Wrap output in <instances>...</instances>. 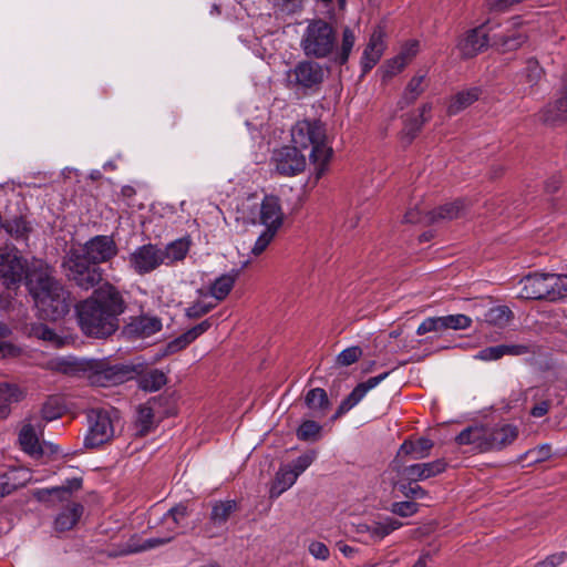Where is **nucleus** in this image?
Returning a JSON list of instances; mask_svg holds the SVG:
<instances>
[{
  "instance_id": "nucleus-1",
  "label": "nucleus",
  "mask_w": 567,
  "mask_h": 567,
  "mask_svg": "<svg viewBox=\"0 0 567 567\" xmlns=\"http://www.w3.org/2000/svg\"><path fill=\"white\" fill-rule=\"evenodd\" d=\"M125 303L120 291L110 282L102 284L86 299L75 305L80 330L91 338H106L120 326L118 317Z\"/></svg>"
},
{
  "instance_id": "nucleus-2",
  "label": "nucleus",
  "mask_w": 567,
  "mask_h": 567,
  "mask_svg": "<svg viewBox=\"0 0 567 567\" xmlns=\"http://www.w3.org/2000/svg\"><path fill=\"white\" fill-rule=\"evenodd\" d=\"M117 254L115 241L110 236H95L84 244L83 252L71 250L64 261L65 276L84 290L94 288L102 280L97 264L106 262Z\"/></svg>"
},
{
  "instance_id": "nucleus-3",
  "label": "nucleus",
  "mask_w": 567,
  "mask_h": 567,
  "mask_svg": "<svg viewBox=\"0 0 567 567\" xmlns=\"http://www.w3.org/2000/svg\"><path fill=\"white\" fill-rule=\"evenodd\" d=\"M28 276V288L41 318L59 320L70 310V293L52 277L47 264H37Z\"/></svg>"
},
{
  "instance_id": "nucleus-4",
  "label": "nucleus",
  "mask_w": 567,
  "mask_h": 567,
  "mask_svg": "<svg viewBox=\"0 0 567 567\" xmlns=\"http://www.w3.org/2000/svg\"><path fill=\"white\" fill-rule=\"evenodd\" d=\"M291 142L299 148L311 147L310 161L316 167L317 177L323 175L333 154L324 125L319 121H299L291 127Z\"/></svg>"
},
{
  "instance_id": "nucleus-5",
  "label": "nucleus",
  "mask_w": 567,
  "mask_h": 567,
  "mask_svg": "<svg viewBox=\"0 0 567 567\" xmlns=\"http://www.w3.org/2000/svg\"><path fill=\"white\" fill-rule=\"evenodd\" d=\"M237 219L252 225H261L265 229L278 233L285 220L281 200L272 194L265 195L260 200L258 196L250 195L238 205Z\"/></svg>"
},
{
  "instance_id": "nucleus-6",
  "label": "nucleus",
  "mask_w": 567,
  "mask_h": 567,
  "mask_svg": "<svg viewBox=\"0 0 567 567\" xmlns=\"http://www.w3.org/2000/svg\"><path fill=\"white\" fill-rule=\"evenodd\" d=\"M336 31L323 19L309 20L300 39V48L306 56L324 59L334 52Z\"/></svg>"
},
{
  "instance_id": "nucleus-7",
  "label": "nucleus",
  "mask_w": 567,
  "mask_h": 567,
  "mask_svg": "<svg viewBox=\"0 0 567 567\" xmlns=\"http://www.w3.org/2000/svg\"><path fill=\"white\" fill-rule=\"evenodd\" d=\"M327 69L312 60L296 63L285 72V86L296 94L308 95L317 92L324 81Z\"/></svg>"
},
{
  "instance_id": "nucleus-8",
  "label": "nucleus",
  "mask_w": 567,
  "mask_h": 567,
  "mask_svg": "<svg viewBox=\"0 0 567 567\" xmlns=\"http://www.w3.org/2000/svg\"><path fill=\"white\" fill-rule=\"evenodd\" d=\"M92 385L113 386L133 378L134 369L124 365H111L105 360H83L76 363Z\"/></svg>"
},
{
  "instance_id": "nucleus-9",
  "label": "nucleus",
  "mask_w": 567,
  "mask_h": 567,
  "mask_svg": "<svg viewBox=\"0 0 567 567\" xmlns=\"http://www.w3.org/2000/svg\"><path fill=\"white\" fill-rule=\"evenodd\" d=\"M114 409H92L87 414L89 431L84 440L86 447H99L114 436Z\"/></svg>"
},
{
  "instance_id": "nucleus-10",
  "label": "nucleus",
  "mask_w": 567,
  "mask_h": 567,
  "mask_svg": "<svg viewBox=\"0 0 567 567\" xmlns=\"http://www.w3.org/2000/svg\"><path fill=\"white\" fill-rule=\"evenodd\" d=\"M37 264H44L42 260L33 259L29 264L25 259L18 255L17 251H3L0 264V277L6 286L10 288L25 280L28 285V276L33 272Z\"/></svg>"
},
{
  "instance_id": "nucleus-11",
  "label": "nucleus",
  "mask_w": 567,
  "mask_h": 567,
  "mask_svg": "<svg viewBox=\"0 0 567 567\" xmlns=\"http://www.w3.org/2000/svg\"><path fill=\"white\" fill-rule=\"evenodd\" d=\"M465 212V202L457 199L447 203L434 210L424 213L419 208L411 209L404 215L405 223H435L440 220H451L463 215Z\"/></svg>"
},
{
  "instance_id": "nucleus-12",
  "label": "nucleus",
  "mask_w": 567,
  "mask_h": 567,
  "mask_svg": "<svg viewBox=\"0 0 567 567\" xmlns=\"http://www.w3.org/2000/svg\"><path fill=\"white\" fill-rule=\"evenodd\" d=\"M276 172L285 176H293L306 167V157L297 146H282L276 150L271 157Z\"/></svg>"
},
{
  "instance_id": "nucleus-13",
  "label": "nucleus",
  "mask_w": 567,
  "mask_h": 567,
  "mask_svg": "<svg viewBox=\"0 0 567 567\" xmlns=\"http://www.w3.org/2000/svg\"><path fill=\"white\" fill-rule=\"evenodd\" d=\"M128 260L131 267L140 275L151 272L158 266L164 265L162 248L152 244L137 247L130 255Z\"/></svg>"
},
{
  "instance_id": "nucleus-14",
  "label": "nucleus",
  "mask_w": 567,
  "mask_h": 567,
  "mask_svg": "<svg viewBox=\"0 0 567 567\" xmlns=\"http://www.w3.org/2000/svg\"><path fill=\"white\" fill-rule=\"evenodd\" d=\"M485 451L499 450L513 443L517 435L518 430L512 424H498L494 427L485 426Z\"/></svg>"
},
{
  "instance_id": "nucleus-15",
  "label": "nucleus",
  "mask_w": 567,
  "mask_h": 567,
  "mask_svg": "<svg viewBox=\"0 0 567 567\" xmlns=\"http://www.w3.org/2000/svg\"><path fill=\"white\" fill-rule=\"evenodd\" d=\"M488 42L489 38L485 25H480L460 39L456 47L462 56L472 58L486 48Z\"/></svg>"
},
{
  "instance_id": "nucleus-16",
  "label": "nucleus",
  "mask_w": 567,
  "mask_h": 567,
  "mask_svg": "<svg viewBox=\"0 0 567 567\" xmlns=\"http://www.w3.org/2000/svg\"><path fill=\"white\" fill-rule=\"evenodd\" d=\"M522 289L518 297L523 299H548V280L547 274L528 275L520 280Z\"/></svg>"
},
{
  "instance_id": "nucleus-17",
  "label": "nucleus",
  "mask_w": 567,
  "mask_h": 567,
  "mask_svg": "<svg viewBox=\"0 0 567 567\" xmlns=\"http://www.w3.org/2000/svg\"><path fill=\"white\" fill-rule=\"evenodd\" d=\"M66 501L63 504L54 519V529L56 532L71 530L83 515L84 507L82 504L72 502L70 498H60Z\"/></svg>"
},
{
  "instance_id": "nucleus-18",
  "label": "nucleus",
  "mask_w": 567,
  "mask_h": 567,
  "mask_svg": "<svg viewBox=\"0 0 567 567\" xmlns=\"http://www.w3.org/2000/svg\"><path fill=\"white\" fill-rule=\"evenodd\" d=\"M389 375V372H384L382 374H379L377 377H372L368 379L365 382H362L358 384L352 392L340 403L337 415H341L343 413H347L352 408H354L357 404L361 402V400L365 396V394L374 389L377 385H379L386 377Z\"/></svg>"
},
{
  "instance_id": "nucleus-19",
  "label": "nucleus",
  "mask_w": 567,
  "mask_h": 567,
  "mask_svg": "<svg viewBox=\"0 0 567 567\" xmlns=\"http://www.w3.org/2000/svg\"><path fill=\"white\" fill-rule=\"evenodd\" d=\"M383 37V31L380 28L372 32L361 58V68L363 73L369 72L380 61L384 51Z\"/></svg>"
},
{
  "instance_id": "nucleus-20",
  "label": "nucleus",
  "mask_w": 567,
  "mask_h": 567,
  "mask_svg": "<svg viewBox=\"0 0 567 567\" xmlns=\"http://www.w3.org/2000/svg\"><path fill=\"white\" fill-rule=\"evenodd\" d=\"M238 270H231L220 275L212 282L209 293L207 295L216 305L229 295L238 278Z\"/></svg>"
},
{
  "instance_id": "nucleus-21",
  "label": "nucleus",
  "mask_w": 567,
  "mask_h": 567,
  "mask_svg": "<svg viewBox=\"0 0 567 567\" xmlns=\"http://www.w3.org/2000/svg\"><path fill=\"white\" fill-rule=\"evenodd\" d=\"M30 480V473L24 468H12L0 475V496H8L23 486Z\"/></svg>"
},
{
  "instance_id": "nucleus-22",
  "label": "nucleus",
  "mask_w": 567,
  "mask_h": 567,
  "mask_svg": "<svg viewBox=\"0 0 567 567\" xmlns=\"http://www.w3.org/2000/svg\"><path fill=\"white\" fill-rule=\"evenodd\" d=\"M305 403L313 417H323L330 408L328 395L321 388L309 390Z\"/></svg>"
},
{
  "instance_id": "nucleus-23",
  "label": "nucleus",
  "mask_w": 567,
  "mask_h": 567,
  "mask_svg": "<svg viewBox=\"0 0 567 567\" xmlns=\"http://www.w3.org/2000/svg\"><path fill=\"white\" fill-rule=\"evenodd\" d=\"M481 90L471 87L453 95L447 104V114L456 115L478 100Z\"/></svg>"
},
{
  "instance_id": "nucleus-24",
  "label": "nucleus",
  "mask_w": 567,
  "mask_h": 567,
  "mask_svg": "<svg viewBox=\"0 0 567 567\" xmlns=\"http://www.w3.org/2000/svg\"><path fill=\"white\" fill-rule=\"evenodd\" d=\"M540 120L553 123L559 120H567V85L561 95L555 102L546 105L540 112Z\"/></svg>"
},
{
  "instance_id": "nucleus-25",
  "label": "nucleus",
  "mask_w": 567,
  "mask_h": 567,
  "mask_svg": "<svg viewBox=\"0 0 567 567\" xmlns=\"http://www.w3.org/2000/svg\"><path fill=\"white\" fill-rule=\"evenodd\" d=\"M357 41V34L353 29L346 27L342 30V40L339 48L336 47L333 54V62L338 64H344L348 62L352 49Z\"/></svg>"
},
{
  "instance_id": "nucleus-26",
  "label": "nucleus",
  "mask_w": 567,
  "mask_h": 567,
  "mask_svg": "<svg viewBox=\"0 0 567 567\" xmlns=\"http://www.w3.org/2000/svg\"><path fill=\"white\" fill-rule=\"evenodd\" d=\"M190 247L188 238H179L168 244L165 248H162L163 262L164 265H172L175 261L183 260Z\"/></svg>"
},
{
  "instance_id": "nucleus-27",
  "label": "nucleus",
  "mask_w": 567,
  "mask_h": 567,
  "mask_svg": "<svg viewBox=\"0 0 567 567\" xmlns=\"http://www.w3.org/2000/svg\"><path fill=\"white\" fill-rule=\"evenodd\" d=\"M446 463L443 460H435L429 463L413 464L406 468L411 478H429L445 470Z\"/></svg>"
},
{
  "instance_id": "nucleus-28",
  "label": "nucleus",
  "mask_w": 567,
  "mask_h": 567,
  "mask_svg": "<svg viewBox=\"0 0 567 567\" xmlns=\"http://www.w3.org/2000/svg\"><path fill=\"white\" fill-rule=\"evenodd\" d=\"M22 450L32 456L42 454L43 447L39 442L38 433L31 424L24 425L19 434Z\"/></svg>"
},
{
  "instance_id": "nucleus-29",
  "label": "nucleus",
  "mask_w": 567,
  "mask_h": 567,
  "mask_svg": "<svg viewBox=\"0 0 567 567\" xmlns=\"http://www.w3.org/2000/svg\"><path fill=\"white\" fill-rule=\"evenodd\" d=\"M485 426H470L463 430L457 436L460 445H472L474 449L485 451Z\"/></svg>"
},
{
  "instance_id": "nucleus-30",
  "label": "nucleus",
  "mask_w": 567,
  "mask_h": 567,
  "mask_svg": "<svg viewBox=\"0 0 567 567\" xmlns=\"http://www.w3.org/2000/svg\"><path fill=\"white\" fill-rule=\"evenodd\" d=\"M432 446V441L425 437H421L416 441H405L401 445L399 454L409 455L413 460H421L430 454Z\"/></svg>"
},
{
  "instance_id": "nucleus-31",
  "label": "nucleus",
  "mask_w": 567,
  "mask_h": 567,
  "mask_svg": "<svg viewBox=\"0 0 567 567\" xmlns=\"http://www.w3.org/2000/svg\"><path fill=\"white\" fill-rule=\"evenodd\" d=\"M402 523L393 517L386 516L382 520L371 523L370 539L373 542H381L389 536L392 532L402 527Z\"/></svg>"
},
{
  "instance_id": "nucleus-32",
  "label": "nucleus",
  "mask_w": 567,
  "mask_h": 567,
  "mask_svg": "<svg viewBox=\"0 0 567 567\" xmlns=\"http://www.w3.org/2000/svg\"><path fill=\"white\" fill-rule=\"evenodd\" d=\"M425 79L426 73H419L410 80L400 101L401 107L412 104L424 92Z\"/></svg>"
},
{
  "instance_id": "nucleus-33",
  "label": "nucleus",
  "mask_w": 567,
  "mask_h": 567,
  "mask_svg": "<svg viewBox=\"0 0 567 567\" xmlns=\"http://www.w3.org/2000/svg\"><path fill=\"white\" fill-rule=\"evenodd\" d=\"M82 487V477L74 476L65 478L61 485L53 486L51 488L39 489L32 492V496H50L52 494H73L78 493Z\"/></svg>"
},
{
  "instance_id": "nucleus-34",
  "label": "nucleus",
  "mask_w": 567,
  "mask_h": 567,
  "mask_svg": "<svg viewBox=\"0 0 567 567\" xmlns=\"http://www.w3.org/2000/svg\"><path fill=\"white\" fill-rule=\"evenodd\" d=\"M513 318V312L507 306H495L484 313V321L491 326L504 328Z\"/></svg>"
},
{
  "instance_id": "nucleus-35",
  "label": "nucleus",
  "mask_w": 567,
  "mask_h": 567,
  "mask_svg": "<svg viewBox=\"0 0 567 567\" xmlns=\"http://www.w3.org/2000/svg\"><path fill=\"white\" fill-rule=\"evenodd\" d=\"M28 334L39 340L49 342L54 347H61L64 344L65 341L64 338L56 334L54 330H52L51 328L43 323H32L28 329Z\"/></svg>"
},
{
  "instance_id": "nucleus-36",
  "label": "nucleus",
  "mask_w": 567,
  "mask_h": 567,
  "mask_svg": "<svg viewBox=\"0 0 567 567\" xmlns=\"http://www.w3.org/2000/svg\"><path fill=\"white\" fill-rule=\"evenodd\" d=\"M296 481L297 477L292 470H289L286 465L280 467L271 485V496L285 493Z\"/></svg>"
},
{
  "instance_id": "nucleus-37",
  "label": "nucleus",
  "mask_w": 567,
  "mask_h": 567,
  "mask_svg": "<svg viewBox=\"0 0 567 567\" xmlns=\"http://www.w3.org/2000/svg\"><path fill=\"white\" fill-rule=\"evenodd\" d=\"M198 293L199 298L185 309V315L189 319L199 318L217 306L207 293H203L202 290Z\"/></svg>"
},
{
  "instance_id": "nucleus-38",
  "label": "nucleus",
  "mask_w": 567,
  "mask_h": 567,
  "mask_svg": "<svg viewBox=\"0 0 567 567\" xmlns=\"http://www.w3.org/2000/svg\"><path fill=\"white\" fill-rule=\"evenodd\" d=\"M166 381L167 379L165 373L161 370L154 369L143 374L138 380V384L144 391L155 392L164 386Z\"/></svg>"
},
{
  "instance_id": "nucleus-39",
  "label": "nucleus",
  "mask_w": 567,
  "mask_h": 567,
  "mask_svg": "<svg viewBox=\"0 0 567 567\" xmlns=\"http://www.w3.org/2000/svg\"><path fill=\"white\" fill-rule=\"evenodd\" d=\"M135 332L141 337H150L162 329V321L157 317L142 316L133 324Z\"/></svg>"
},
{
  "instance_id": "nucleus-40",
  "label": "nucleus",
  "mask_w": 567,
  "mask_h": 567,
  "mask_svg": "<svg viewBox=\"0 0 567 567\" xmlns=\"http://www.w3.org/2000/svg\"><path fill=\"white\" fill-rule=\"evenodd\" d=\"M549 300L555 301L567 297V276L547 274Z\"/></svg>"
},
{
  "instance_id": "nucleus-41",
  "label": "nucleus",
  "mask_w": 567,
  "mask_h": 567,
  "mask_svg": "<svg viewBox=\"0 0 567 567\" xmlns=\"http://www.w3.org/2000/svg\"><path fill=\"white\" fill-rule=\"evenodd\" d=\"M237 503L233 499H226L225 502H216L212 509L210 518L215 525H221L226 523L229 515L236 511Z\"/></svg>"
},
{
  "instance_id": "nucleus-42",
  "label": "nucleus",
  "mask_w": 567,
  "mask_h": 567,
  "mask_svg": "<svg viewBox=\"0 0 567 567\" xmlns=\"http://www.w3.org/2000/svg\"><path fill=\"white\" fill-rule=\"evenodd\" d=\"M189 516V508L187 502H181L177 505L171 507L165 513L163 520L171 527V523L174 527L181 526L185 523Z\"/></svg>"
},
{
  "instance_id": "nucleus-43",
  "label": "nucleus",
  "mask_w": 567,
  "mask_h": 567,
  "mask_svg": "<svg viewBox=\"0 0 567 567\" xmlns=\"http://www.w3.org/2000/svg\"><path fill=\"white\" fill-rule=\"evenodd\" d=\"M23 396L22 391L7 383H0V416L6 415V409L13 402H19Z\"/></svg>"
},
{
  "instance_id": "nucleus-44",
  "label": "nucleus",
  "mask_w": 567,
  "mask_h": 567,
  "mask_svg": "<svg viewBox=\"0 0 567 567\" xmlns=\"http://www.w3.org/2000/svg\"><path fill=\"white\" fill-rule=\"evenodd\" d=\"M135 425L140 435L147 434L154 426V413L148 405H140L136 413Z\"/></svg>"
},
{
  "instance_id": "nucleus-45",
  "label": "nucleus",
  "mask_w": 567,
  "mask_h": 567,
  "mask_svg": "<svg viewBox=\"0 0 567 567\" xmlns=\"http://www.w3.org/2000/svg\"><path fill=\"white\" fill-rule=\"evenodd\" d=\"M321 425L313 420L303 421L297 430V437L301 441H317L320 437Z\"/></svg>"
},
{
  "instance_id": "nucleus-46",
  "label": "nucleus",
  "mask_w": 567,
  "mask_h": 567,
  "mask_svg": "<svg viewBox=\"0 0 567 567\" xmlns=\"http://www.w3.org/2000/svg\"><path fill=\"white\" fill-rule=\"evenodd\" d=\"M550 457V445L542 444L534 449H530L526 453L520 456V461L525 462L527 465H532L535 463H540Z\"/></svg>"
},
{
  "instance_id": "nucleus-47",
  "label": "nucleus",
  "mask_w": 567,
  "mask_h": 567,
  "mask_svg": "<svg viewBox=\"0 0 567 567\" xmlns=\"http://www.w3.org/2000/svg\"><path fill=\"white\" fill-rule=\"evenodd\" d=\"M443 330H465L471 327L472 319L465 315H447L441 316Z\"/></svg>"
},
{
  "instance_id": "nucleus-48",
  "label": "nucleus",
  "mask_w": 567,
  "mask_h": 567,
  "mask_svg": "<svg viewBox=\"0 0 567 567\" xmlns=\"http://www.w3.org/2000/svg\"><path fill=\"white\" fill-rule=\"evenodd\" d=\"M432 111V104L426 103L423 104L420 109L419 117L410 121L404 127V134L410 136V140L413 138L416 132H419L422 125L429 121V116H426Z\"/></svg>"
},
{
  "instance_id": "nucleus-49",
  "label": "nucleus",
  "mask_w": 567,
  "mask_h": 567,
  "mask_svg": "<svg viewBox=\"0 0 567 567\" xmlns=\"http://www.w3.org/2000/svg\"><path fill=\"white\" fill-rule=\"evenodd\" d=\"M543 70L539 66L538 62L535 60H528L527 64L522 73V79H524L525 83L528 87H533L538 83L542 79Z\"/></svg>"
},
{
  "instance_id": "nucleus-50",
  "label": "nucleus",
  "mask_w": 567,
  "mask_h": 567,
  "mask_svg": "<svg viewBox=\"0 0 567 567\" xmlns=\"http://www.w3.org/2000/svg\"><path fill=\"white\" fill-rule=\"evenodd\" d=\"M316 457H317V453L315 451H309V452L301 454L300 456H298L296 460H293L290 464H287L286 466L289 470H292L293 473L296 474V477L298 478V476L301 473H303L312 464V462L316 460Z\"/></svg>"
},
{
  "instance_id": "nucleus-51",
  "label": "nucleus",
  "mask_w": 567,
  "mask_h": 567,
  "mask_svg": "<svg viewBox=\"0 0 567 567\" xmlns=\"http://www.w3.org/2000/svg\"><path fill=\"white\" fill-rule=\"evenodd\" d=\"M390 511L401 517H410L419 511V504L414 501H403L393 503Z\"/></svg>"
},
{
  "instance_id": "nucleus-52",
  "label": "nucleus",
  "mask_w": 567,
  "mask_h": 567,
  "mask_svg": "<svg viewBox=\"0 0 567 567\" xmlns=\"http://www.w3.org/2000/svg\"><path fill=\"white\" fill-rule=\"evenodd\" d=\"M277 231L270 230V229H264L262 233L258 236L256 239L252 248L251 254L255 256L261 255L267 247L270 245V243L274 240Z\"/></svg>"
},
{
  "instance_id": "nucleus-53",
  "label": "nucleus",
  "mask_w": 567,
  "mask_h": 567,
  "mask_svg": "<svg viewBox=\"0 0 567 567\" xmlns=\"http://www.w3.org/2000/svg\"><path fill=\"white\" fill-rule=\"evenodd\" d=\"M362 355V350L360 347H349L342 350L337 355V363L341 367H348L358 361V359Z\"/></svg>"
},
{
  "instance_id": "nucleus-54",
  "label": "nucleus",
  "mask_w": 567,
  "mask_h": 567,
  "mask_svg": "<svg viewBox=\"0 0 567 567\" xmlns=\"http://www.w3.org/2000/svg\"><path fill=\"white\" fill-rule=\"evenodd\" d=\"M437 331H443L441 317H429L425 320H423L416 329V333L419 336L425 334L427 332Z\"/></svg>"
},
{
  "instance_id": "nucleus-55",
  "label": "nucleus",
  "mask_w": 567,
  "mask_h": 567,
  "mask_svg": "<svg viewBox=\"0 0 567 567\" xmlns=\"http://www.w3.org/2000/svg\"><path fill=\"white\" fill-rule=\"evenodd\" d=\"M503 355H512L519 357L528 353H534V347L532 344L526 343H515V344H501Z\"/></svg>"
},
{
  "instance_id": "nucleus-56",
  "label": "nucleus",
  "mask_w": 567,
  "mask_h": 567,
  "mask_svg": "<svg viewBox=\"0 0 567 567\" xmlns=\"http://www.w3.org/2000/svg\"><path fill=\"white\" fill-rule=\"evenodd\" d=\"M526 40V35L522 32H515L512 35L499 38V45L504 50H515L519 48Z\"/></svg>"
},
{
  "instance_id": "nucleus-57",
  "label": "nucleus",
  "mask_w": 567,
  "mask_h": 567,
  "mask_svg": "<svg viewBox=\"0 0 567 567\" xmlns=\"http://www.w3.org/2000/svg\"><path fill=\"white\" fill-rule=\"evenodd\" d=\"M63 408L60 406L56 402V400H50L48 401L42 410V417L47 421H53L62 415Z\"/></svg>"
},
{
  "instance_id": "nucleus-58",
  "label": "nucleus",
  "mask_w": 567,
  "mask_h": 567,
  "mask_svg": "<svg viewBox=\"0 0 567 567\" xmlns=\"http://www.w3.org/2000/svg\"><path fill=\"white\" fill-rule=\"evenodd\" d=\"M503 355L502 346L488 347L474 355V359L482 361H494L501 359Z\"/></svg>"
},
{
  "instance_id": "nucleus-59",
  "label": "nucleus",
  "mask_w": 567,
  "mask_h": 567,
  "mask_svg": "<svg viewBox=\"0 0 567 567\" xmlns=\"http://www.w3.org/2000/svg\"><path fill=\"white\" fill-rule=\"evenodd\" d=\"M189 343L190 341L188 340L186 333L184 332L183 334L167 343L164 352L162 353V357L178 352L179 350L186 348Z\"/></svg>"
},
{
  "instance_id": "nucleus-60",
  "label": "nucleus",
  "mask_w": 567,
  "mask_h": 567,
  "mask_svg": "<svg viewBox=\"0 0 567 567\" xmlns=\"http://www.w3.org/2000/svg\"><path fill=\"white\" fill-rule=\"evenodd\" d=\"M567 559V553L560 551L547 556L545 559L538 561L533 567H558Z\"/></svg>"
},
{
  "instance_id": "nucleus-61",
  "label": "nucleus",
  "mask_w": 567,
  "mask_h": 567,
  "mask_svg": "<svg viewBox=\"0 0 567 567\" xmlns=\"http://www.w3.org/2000/svg\"><path fill=\"white\" fill-rule=\"evenodd\" d=\"M419 52V42L416 40L408 41L398 54L399 58L408 64Z\"/></svg>"
},
{
  "instance_id": "nucleus-62",
  "label": "nucleus",
  "mask_w": 567,
  "mask_h": 567,
  "mask_svg": "<svg viewBox=\"0 0 567 567\" xmlns=\"http://www.w3.org/2000/svg\"><path fill=\"white\" fill-rule=\"evenodd\" d=\"M309 553L317 559L327 560L330 556L328 546L321 542H312L309 545Z\"/></svg>"
},
{
  "instance_id": "nucleus-63",
  "label": "nucleus",
  "mask_w": 567,
  "mask_h": 567,
  "mask_svg": "<svg viewBox=\"0 0 567 567\" xmlns=\"http://www.w3.org/2000/svg\"><path fill=\"white\" fill-rule=\"evenodd\" d=\"M408 64L399 58L398 55L393 59L389 60L384 66V72L386 76H393L400 73Z\"/></svg>"
},
{
  "instance_id": "nucleus-64",
  "label": "nucleus",
  "mask_w": 567,
  "mask_h": 567,
  "mask_svg": "<svg viewBox=\"0 0 567 567\" xmlns=\"http://www.w3.org/2000/svg\"><path fill=\"white\" fill-rule=\"evenodd\" d=\"M212 323L209 320H204L200 323L196 324L192 329L187 330L185 333L190 341H195L199 336L206 332L210 328Z\"/></svg>"
}]
</instances>
